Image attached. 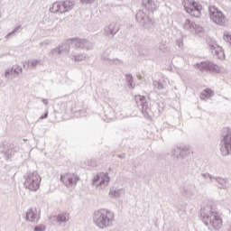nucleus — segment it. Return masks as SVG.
<instances>
[{
	"label": "nucleus",
	"instance_id": "nucleus-16",
	"mask_svg": "<svg viewBox=\"0 0 231 231\" xmlns=\"http://www.w3.org/2000/svg\"><path fill=\"white\" fill-rule=\"evenodd\" d=\"M143 5H144V6H146V8H148V10H149V9H151V7H149L148 5H152V1H151V0H144V1H143Z\"/></svg>",
	"mask_w": 231,
	"mask_h": 231
},
{
	"label": "nucleus",
	"instance_id": "nucleus-4",
	"mask_svg": "<svg viewBox=\"0 0 231 231\" xmlns=\"http://www.w3.org/2000/svg\"><path fill=\"white\" fill-rule=\"evenodd\" d=\"M41 175L37 172L29 173L24 181V187H26L29 190L36 191L39 190L41 187L42 181Z\"/></svg>",
	"mask_w": 231,
	"mask_h": 231
},
{
	"label": "nucleus",
	"instance_id": "nucleus-18",
	"mask_svg": "<svg viewBox=\"0 0 231 231\" xmlns=\"http://www.w3.org/2000/svg\"><path fill=\"white\" fill-rule=\"evenodd\" d=\"M48 116V114H45L44 116H42V118H46Z\"/></svg>",
	"mask_w": 231,
	"mask_h": 231
},
{
	"label": "nucleus",
	"instance_id": "nucleus-2",
	"mask_svg": "<svg viewBox=\"0 0 231 231\" xmlns=\"http://www.w3.org/2000/svg\"><path fill=\"white\" fill-rule=\"evenodd\" d=\"M220 152L222 156H228V154H231V129L228 127L222 130Z\"/></svg>",
	"mask_w": 231,
	"mask_h": 231
},
{
	"label": "nucleus",
	"instance_id": "nucleus-1",
	"mask_svg": "<svg viewBox=\"0 0 231 231\" xmlns=\"http://www.w3.org/2000/svg\"><path fill=\"white\" fill-rule=\"evenodd\" d=\"M114 221L115 214L107 209H101L94 215V223L98 228H107Z\"/></svg>",
	"mask_w": 231,
	"mask_h": 231
},
{
	"label": "nucleus",
	"instance_id": "nucleus-12",
	"mask_svg": "<svg viewBox=\"0 0 231 231\" xmlns=\"http://www.w3.org/2000/svg\"><path fill=\"white\" fill-rule=\"evenodd\" d=\"M62 6L65 8V12H68V10H71V8H73L74 4L70 0H65L62 3Z\"/></svg>",
	"mask_w": 231,
	"mask_h": 231
},
{
	"label": "nucleus",
	"instance_id": "nucleus-11",
	"mask_svg": "<svg viewBox=\"0 0 231 231\" xmlns=\"http://www.w3.org/2000/svg\"><path fill=\"white\" fill-rule=\"evenodd\" d=\"M223 225V219L218 215L214 216L213 226L217 228Z\"/></svg>",
	"mask_w": 231,
	"mask_h": 231
},
{
	"label": "nucleus",
	"instance_id": "nucleus-14",
	"mask_svg": "<svg viewBox=\"0 0 231 231\" xmlns=\"http://www.w3.org/2000/svg\"><path fill=\"white\" fill-rule=\"evenodd\" d=\"M184 30H192V23L189 20L184 23Z\"/></svg>",
	"mask_w": 231,
	"mask_h": 231
},
{
	"label": "nucleus",
	"instance_id": "nucleus-7",
	"mask_svg": "<svg viewBox=\"0 0 231 231\" xmlns=\"http://www.w3.org/2000/svg\"><path fill=\"white\" fill-rule=\"evenodd\" d=\"M61 181L64 183V185H67V187H69L71 185H77L79 180H80V177L75 173H64L60 177Z\"/></svg>",
	"mask_w": 231,
	"mask_h": 231
},
{
	"label": "nucleus",
	"instance_id": "nucleus-15",
	"mask_svg": "<svg viewBox=\"0 0 231 231\" xmlns=\"http://www.w3.org/2000/svg\"><path fill=\"white\" fill-rule=\"evenodd\" d=\"M46 230V226L44 225H39L34 228V231H44Z\"/></svg>",
	"mask_w": 231,
	"mask_h": 231
},
{
	"label": "nucleus",
	"instance_id": "nucleus-13",
	"mask_svg": "<svg viewBox=\"0 0 231 231\" xmlns=\"http://www.w3.org/2000/svg\"><path fill=\"white\" fill-rule=\"evenodd\" d=\"M59 223H66V221L69 220V214H61L58 216L57 217Z\"/></svg>",
	"mask_w": 231,
	"mask_h": 231
},
{
	"label": "nucleus",
	"instance_id": "nucleus-6",
	"mask_svg": "<svg viewBox=\"0 0 231 231\" xmlns=\"http://www.w3.org/2000/svg\"><path fill=\"white\" fill-rule=\"evenodd\" d=\"M109 175L106 172H100L93 179V185L95 187H107L110 181Z\"/></svg>",
	"mask_w": 231,
	"mask_h": 231
},
{
	"label": "nucleus",
	"instance_id": "nucleus-5",
	"mask_svg": "<svg viewBox=\"0 0 231 231\" xmlns=\"http://www.w3.org/2000/svg\"><path fill=\"white\" fill-rule=\"evenodd\" d=\"M209 16L217 24H225L226 23V17L214 5L209 6Z\"/></svg>",
	"mask_w": 231,
	"mask_h": 231
},
{
	"label": "nucleus",
	"instance_id": "nucleus-10",
	"mask_svg": "<svg viewBox=\"0 0 231 231\" xmlns=\"http://www.w3.org/2000/svg\"><path fill=\"white\" fill-rule=\"evenodd\" d=\"M214 92L210 88H207L200 94V98L205 100V98H210Z\"/></svg>",
	"mask_w": 231,
	"mask_h": 231
},
{
	"label": "nucleus",
	"instance_id": "nucleus-17",
	"mask_svg": "<svg viewBox=\"0 0 231 231\" xmlns=\"http://www.w3.org/2000/svg\"><path fill=\"white\" fill-rule=\"evenodd\" d=\"M53 6H54V7L56 6L57 8H59V7L60 6V4L56 3V4L53 5Z\"/></svg>",
	"mask_w": 231,
	"mask_h": 231
},
{
	"label": "nucleus",
	"instance_id": "nucleus-9",
	"mask_svg": "<svg viewBox=\"0 0 231 231\" xmlns=\"http://www.w3.org/2000/svg\"><path fill=\"white\" fill-rule=\"evenodd\" d=\"M215 55H217L218 59H225V51H223V48L220 46L215 47Z\"/></svg>",
	"mask_w": 231,
	"mask_h": 231
},
{
	"label": "nucleus",
	"instance_id": "nucleus-8",
	"mask_svg": "<svg viewBox=\"0 0 231 231\" xmlns=\"http://www.w3.org/2000/svg\"><path fill=\"white\" fill-rule=\"evenodd\" d=\"M39 216H41V210H38L36 208H32L27 212L26 219L27 221L33 222Z\"/></svg>",
	"mask_w": 231,
	"mask_h": 231
},
{
	"label": "nucleus",
	"instance_id": "nucleus-3",
	"mask_svg": "<svg viewBox=\"0 0 231 231\" xmlns=\"http://www.w3.org/2000/svg\"><path fill=\"white\" fill-rule=\"evenodd\" d=\"M183 6L187 14L191 17H201V10H203L201 4L194 0H184Z\"/></svg>",
	"mask_w": 231,
	"mask_h": 231
}]
</instances>
